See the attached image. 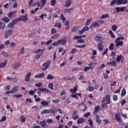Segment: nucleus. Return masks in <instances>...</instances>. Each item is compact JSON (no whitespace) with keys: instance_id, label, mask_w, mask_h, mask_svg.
I'll return each mask as SVG.
<instances>
[{"instance_id":"38","label":"nucleus","mask_w":128,"mask_h":128,"mask_svg":"<svg viewBox=\"0 0 128 128\" xmlns=\"http://www.w3.org/2000/svg\"><path fill=\"white\" fill-rule=\"evenodd\" d=\"M100 110V106H97L94 108V114H98V110Z\"/></svg>"},{"instance_id":"17","label":"nucleus","mask_w":128,"mask_h":128,"mask_svg":"<svg viewBox=\"0 0 128 128\" xmlns=\"http://www.w3.org/2000/svg\"><path fill=\"white\" fill-rule=\"evenodd\" d=\"M12 68L14 70H18L20 68V63L14 64L12 66Z\"/></svg>"},{"instance_id":"63","label":"nucleus","mask_w":128,"mask_h":128,"mask_svg":"<svg viewBox=\"0 0 128 128\" xmlns=\"http://www.w3.org/2000/svg\"><path fill=\"white\" fill-rule=\"evenodd\" d=\"M116 54L114 52H112L111 54V56H112L113 60H114L116 58Z\"/></svg>"},{"instance_id":"11","label":"nucleus","mask_w":128,"mask_h":128,"mask_svg":"<svg viewBox=\"0 0 128 128\" xmlns=\"http://www.w3.org/2000/svg\"><path fill=\"white\" fill-rule=\"evenodd\" d=\"M124 60V56H122V55L117 56L116 61L118 62H120V61L121 62H123Z\"/></svg>"},{"instance_id":"35","label":"nucleus","mask_w":128,"mask_h":128,"mask_svg":"<svg viewBox=\"0 0 128 128\" xmlns=\"http://www.w3.org/2000/svg\"><path fill=\"white\" fill-rule=\"evenodd\" d=\"M2 22H10V18L8 17H4L2 18Z\"/></svg>"},{"instance_id":"43","label":"nucleus","mask_w":128,"mask_h":128,"mask_svg":"<svg viewBox=\"0 0 128 128\" xmlns=\"http://www.w3.org/2000/svg\"><path fill=\"white\" fill-rule=\"evenodd\" d=\"M78 90V87L76 86L74 88L70 89V92H76Z\"/></svg>"},{"instance_id":"44","label":"nucleus","mask_w":128,"mask_h":128,"mask_svg":"<svg viewBox=\"0 0 128 128\" xmlns=\"http://www.w3.org/2000/svg\"><path fill=\"white\" fill-rule=\"evenodd\" d=\"M24 50H25L24 48V47H22L20 49V54H24Z\"/></svg>"},{"instance_id":"3","label":"nucleus","mask_w":128,"mask_h":128,"mask_svg":"<svg viewBox=\"0 0 128 128\" xmlns=\"http://www.w3.org/2000/svg\"><path fill=\"white\" fill-rule=\"evenodd\" d=\"M124 40V38L122 36L117 38L115 40V42H116V46L118 48L119 46H122V44H124V42H122V41H120V40Z\"/></svg>"},{"instance_id":"40","label":"nucleus","mask_w":128,"mask_h":128,"mask_svg":"<svg viewBox=\"0 0 128 128\" xmlns=\"http://www.w3.org/2000/svg\"><path fill=\"white\" fill-rule=\"evenodd\" d=\"M92 18L88 19L84 24L85 26H88V24H90L92 22Z\"/></svg>"},{"instance_id":"9","label":"nucleus","mask_w":128,"mask_h":128,"mask_svg":"<svg viewBox=\"0 0 128 128\" xmlns=\"http://www.w3.org/2000/svg\"><path fill=\"white\" fill-rule=\"evenodd\" d=\"M18 20L20 22H28V16L25 15V16H20V18H18Z\"/></svg>"},{"instance_id":"2","label":"nucleus","mask_w":128,"mask_h":128,"mask_svg":"<svg viewBox=\"0 0 128 128\" xmlns=\"http://www.w3.org/2000/svg\"><path fill=\"white\" fill-rule=\"evenodd\" d=\"M34 54H36L35 55V58L38 60L44 54V49H38V50L34 51Z\"/></svg>"},{"instance_id":"62","label":"nucleus","mask_w":128,"mask_h":128,"mask_svg":"<svg viewBox=\"0 0 128 128\" xmlns=\"http://www.w3.org/2000/svg\"><path fill=\"white\" fill-rule=\"evenodd\" d=\"M115 4H116V0H113L111 2L110 6H112L114 5Z\"/></svg>"},{"instance_id":"27","label":"nucleus","mask_w":128,"mask_h":128,"mask_svg":"<svg viewBox=\"0 0 128 128\" xmlns=\"http://www.w3.org/2000/svg\"><path fill=\"white\" fill-rule=\"evenodd\" d=\"M1 54H2V56H4V58H8V56H10V55L8 54V52L4 51L1 52Z\"/></svg>"},{"instance_id":"16","label":"nucleus","mask_w":128,"mask_h":128,"mask_svg":"<svg viewBox=\"0 0 128 128\" xmlns=\"http://www.w3.org/2000/svg\"><path fill=\"white\" fill-rule=\"evenodd\" d=\"M92 26H94V28H98V26H100V23L98 22V20L92 22V26H90V28H92Z\"/></svg>"},{"instance_id":"25","label":"nucleus","mask_w":128,"mask_h":128,"mask_svg":"<svg viewBox=\"0 0 128 128\" xmlns=\"http://www.w3.org/2000/svg\"><path fill=\"white\" fill-rule=\"evenodd\" d=\"M16 12H10L8 14V16L9 18H14V16H16Z\"/></svg>"},{"instance_id":"36","label":"nucleus","mask_w":128,"mask_h":128,"mask_svg":"<svg viewBox=\"0 0 128 128\" xmlns=\"http://www.w3.org/2000/svg\"><path fill=\"white\" fill-rule=\"evenodd\" d=\"M112 30L113 32L116 31V30H118V26H116V24H114L112 26Z\"/></svg>"},{"instance_id":"20","label":"nucleus","mask_w":128,"mask_h":128,"mask_svg":"<svg viewBox=\"0 0 128 128\" xmlns=\"http://www.w3.org/2000/svg\"><path fill=\"white\" fill-rule=\"evenodd\" d=\"M85 122L86 119L82 118H80L77 120V123L78 124H84V122Z\"/></svg>"},{"instance_id":"49","label":"nucleus","mask_w":128,"mask_h":128,"mask_svg":"<svg viewBox=\"0 0 128 128\" xmlns=\"http://www.w3.org/2000/svg\"><path fill=\"white\" fill-rule=\"evenodd\" d=\"M114 43H111L109 46V50H114Z\"/></svg>"},{"instance_id":"54","label":"nucleus","mask_w":128,"mask_h":128,"mask_svg":"<svg viewBox=\"0 0 128 128\" xmlns=\"http://www.w3.org/2000/svg\"><path fill=\"white\" fill-rule=\"evenodd\" d=\"M104 68H106V65L104 64H102L100 67H98V68H97V70H104Z\"/></svg>"},{"instance_id":"42","label":"nucleus","mask_w":128,"mask_h":128,"mask_svg":"<svg viewBox=\"0 0 128 128\" xmlns=\"http://www.w3.org/2000/svg\"><path fill=\"white\" fill-rule=\"evenodd\" d=\"M78 114H72V120H78Z\"/></svg>"},{"instance_id":"15","label":"nucleus","mask_w":128,"mask_h":128,"mask_svg":"<svg viewBox=\"0 0 128 128\" xmlns=\"http://www.w3.org/2000/svg\"><path fill=\"white\" fill-rule=\"evenodd\" d=\"M20 88V86H16L12 88L11 91L12 92V94H14L15 92H18V88Z\"/></svg>"},{"instance_id":"64","label":"nucleus","mask_w":128,"mask_h":128,"mask_svg":"<svg viewBox=\"0 0 128 128\" xmlns=\"http://www.w3.org/2000/svg\"><path fill=\"white\" fill-rule=\"evenodd\" d=\"M47 124H52V118H48L46 120Z\"/></svg>"},{"instance_id":"21","label":"nucleus","mask_w":128,"mask_h":128,"mask_svg":"<svg viewBox=\"0 0 128 128\" xmlns=\"http://www.w3.org/2000/svg\"><path fill=\"white\" fill-rule=\"evenodd\" d=\"M44 73L42 72L40 73V74L34 76V78H42L44 76Z\"/></svg>"},{"instance_id":"59","label":"nucleus","mask_w":128,"mask_h":128,"mask_svg":"<svg viewBox=\"0 0 128 128\" xmlns=\"http://www.w3.org/2000/svg\"><path fill=\"white\" fill-rule=\"evenodd\" d=\"M78 27L76 26L74 27V28H72V32H76V30H78Z\"/></svg>"},{"instance_id":"47","label":"nucleus","mask_w":128,"mask_h":128,"mask_svg":"<svg viewBox=\"0 0 128 128\" xmlns=\"http://www.w3.org/2000/svg\"><path fill=\"white\" fill-rule=\"evenodd\" d=\"M18 22H20V20H18V19H15V20H13L12 22L14 26V24H18Z\"/></svg>"},{"instance_id":"46","label":"nucleus","mask_w":128,"mask_h":128,"mask_svg":"<svg viewBox=\"0 0 128 128\" xmlns=\"http://www.w3.org/2000/svg\"><path fill=\"white\" fill-rule=\"evenodd\" d=\"M60 36V34H56L52 36H51L52 40H54V38H58Z\"/></svg>"},{"instance_id":"51","label":"nucleus","mask_w":128,"mask_h":128,"mask_svg":"<svg viewBox=\"0 0 128 128\" xmlns=\"http://www.w3.org/2000/svg\"><path fill=\"white\" fill-rule=\"evenodd\" d=\"M18 82V79L17 78H12V80L11 81V82Z\"/></svg>"},{"instance_id":"12","label":"nucleus","mask_w":128,"mask_h":128,"mask_svg":"<svg viewBox=\"0 0 128 128\" xmlns=\"http://www.w3.org/2000/svg\"><path fill=\"white\" fill-rule=\"evenodd\" d=\"M30 76H32V73L30 72H28L25 76L24 80L26 82H30Z\"/></svg>"},{"instance_id":"50","label":"nucleus","mask_w":128,"mask_h":128,"mask_svg":"<svg viewBox=\"0 0 128 128\" xmlns=\"http://www.w3.org/2000/svg\"><path fill=\"white\" fill-rule=\"evenodd\" d=\"M48 16V14H42L40 16V18H41L42 20H44V16L45 18L46 17V16Z\"/></svg>"},{"instance_id":"23","label":"nucleus","mask_w":128,"mask_h":128,"mask_svg":"<svg viewBox=\"0 0 128 128\" xmlns=\"http://www.w3.org/2000/svg\"><path fill=\"white\" fill-rule=\"evenodd\" d=\"M98 50L100 52H102V50L104 49V44L102 43L98 44Z\"/></svg>"},{"instance_id":"31","label":"nucleus","mask_w":128,"mask_h":128,"mask_svg":"<svg viewBox=\"0 0 128 128\" xmlns=\"http://www.w3.org/2000/svg\"><path fill=\"white\" fill-rule=\"evenodd\" d=\"M42 4L40 8H42L44 5L46 4V0H41Z\"/></svg>"},{"instance_id":"33","label":"nucleus","mask_w":128,"mask_h":128,"mask_svg":"<svg viewBox=\"0 0 128 128\" xmlns=\"http://www.w3.org/2000/svg\"><path fill=\"white\" fill-rule=\"evenodd\" d=\"M54 75H52L50 74H48L46 77V80H54Z\"/></svg>"},{"instance_id":"60","label":"nucleus","mask_w":128,"mask_h":128,"mask_svg":"<svg viewBox=\"0 0 128 128\" xmlns=\"http://www.w3.org/2000/svg\"><path fill=\"white\" fill-rule=\"evenodd\" d=\"M48 86L49 88H50L51 90H54V84L52 83L49 84Z\"/></svg>"},{"instance_id":"1","label":"nucleus","mask_w":128,"mask_h":128,"mask_svg":"<svg viewBox=\"0 0 128 128\" xmlns=\"http://www.w3.org/2000/svg\"><path fill=\"white\" fill-rule=\"evenodd\" d=\"M66 37L64 36L56 42H53L52 44V46H60V44H62V46H65V44H66Z\"/></svg>"},{"instance_id":"22","label":"nucleus","mask_w":128,"mask_h":128,"mask_svg":"<svg viewBox=\"0 0 128 128\" xmlns=\"http://www.w3.org/2000/svg\"><path fill=\"white\" fill-rule=\"evenodd\" d=\"M87 90H88V92H94V87L92 86L90 84V82H89Z\"/></svg>"},{"instance_id":"48","label":"nucleus","mask_w":128,"mask_h":128,"mask_svg":"<svg viewBox=\"0 0 128 128\" xmlns=\"http://www.w3.org/2000/svg\"><path fill=\"white\" fill-rule=\"evenodd\" d=\"M56 32H57V30H56V29L55 28H52L51 30V34H56Z\"/></svg>"},{"instance_id":"52","label":"nucleus","mask_w":128,"mask_h":128,"mask_svg":"<svg viewBox=\"0 0 128 128\" xmlns=\"http://www.w3.org/2000/svg\"><path fill=\"white\" fill-rule=\"evenodd\" d=\"M0 30H2L4 28V24L0 22Z\"/></svg>"},{"instance_id":"53","label":"nucleus","mask_w":128,"mask_h":128,"mask_svg":"<svg viewBox=\"0 0 128 128\" xmlns=\"http://www.w3.org/2000/svg\"><path fill=\"white\" fill-rule=\"evenodd\" d=\"M60 20H63V22H66V18L64 16V14H62L60 16Z\"/></svg>"},{"instance_id":"29","label":"nucleus","mask_w":128,"mask_h":128,"mask_svg":"<svg viewBox=\"0 0 128 128\" xmlns=\"http://www.w3.org/2000/svg\"><path fill=\"white\" fill-rule=\"evenodd\" d=\"M72 4V0H68L66 2V4H65V6L66 8H68V6H70Z\"/></svg>"},{"instance_id":"32","label":"nucleus","mask_w":128,"mask_h":128,"mask_svg":"<svg viewBox=\"0 0 128 128\" xmlns=\"http://www.w3.org/2000/svg\"><path fill=\"white\" fill-rule=\"evenodd\" d=\"M110 18V15H108V14H104L100 17V19L104 20V18Z\"/></svg>"},{"instance_id":"28","label":"nucleus","mask_w":128,"mask_h":128,"mask_svg":"<svg viewBox=\"0 0 128 128\" xmlns=\"http://www.w3.org/2000/svg\"><path fill=\"white\" fill-rule=\"evenodd\" d=\"M96 122H97L98 124H102V121L100 120V116L98 115H96Z\"/></svg>"},{"instance_id":"14","label":"nucleus","mask_w":128,"mask_h":128,"mask_svg":"<svg viewBox=\"0 0 128 128\" xmlns=\"http://www.w3.org/2000/svg\"><path fill=\"white\" fill-rule=\"evenodd\" d=\"M39 124L40 126H42V128H48V124H46V120H43V121L40 122L39 123Z\"/></svg>"},{"instance_id":"56","label":"nucleus","mask_w":128,"mask_h":128,"mask_svg":"<svg viewBox=\"0 0 128 128\" xmlns=\"http://www.w3.org/2000/svg\"><path fill=\"white\" fill-rule=\"evenodd\" d=\"M102 108H108V104L104 103L102 104Z\"/></svg>"},{"instance_id":"57","label":"nucleus","mask_w":128,"mask_h":128,"mask_svg":"<svg viewBox=\"0 0 128 128\" xmlns=\"http://www.w3.org/2000/svg\"><path fill=\"white\" fill-rule=\"evenodd\" d=\"M103 122H104V124H110V120L108 119H104L103 120Z\"/></svg>"},{"instance_id":"39","label":"nucleus","mask_w":128,"mask_h":128,"mask_svg":"<svg viewBox=\"0 0 128 128\" xmlns=\"http://www.w3.org/2000/svg\"><path fill=\"white\" fill-rule=\"evenodd\" d=\"M88 122H89V124H90V128H94L93 127H92V126H94V122H92V119H89L88 120Z\"/></svg>"},{"instance_id":"5","label":"nucleus","mask_w":128,"mask_h":128,"mask_svg":"<svg viewBox=\"0 0 128 128\" xmlns=\"http://www.w3.org/2000/svg\"><path fill=\"white\" fill-rule=\"evenodd\" d=\"M58 110H52L44 109L41 111L42 114H55Z\"/></svg>"},{"instance_id":"37","label":"nucleus","mask_w":128,"mask_h":128,"mask_svg":"<svg viewBox=\"0 0 128 128\" xmlns=\"http://www.w3.org/2000/svg\"><path fill=\"white\" fill-rule=\"evenodd\" d=\"M54 28H62V23L60 22H56L54 25Z\"/></svg>"},{"instance_id":"7","label":"nucleus","mask_w":128,"mask_h":128,"mask_svg":"<svg viewBox=\"0 0 128 128\" xmlns=\"http://www.w3.org/2000/svg\"><path fill=\"white\" fill-rule=\"evenodd\" d=\"M106 101L107 104H110V96L108 95L106 96L105 98H104L101 100V102L103 104L104 102Z\"/></svg>"},{"instance_id":"24","label":"nucleus","mask_w":128,"mask_h":128,"mask_svg":"<svg viewBox=\"0 0 128 128\" xmlns=\"http://www.w3.org/2000/svg\"><path fill=\"white\" fill-rule=\"evenodd\" d=\"M108 66H116V62L113 61L111 62H108L107 63Z\"/></svg>"},{"instance_id":"6","label":"nucleus","mask_w":128,"mask_h":128,"mask_svg":"<svg viewBox=\"0 0 128 128\" xmlns=\"http://www.w3.org/2000/svg\"><path fill=\"white\" fill-rule=\"evenodd\" d=\"M13 31L12 30L9 29L8 30H6L4 34V37L5 38L8 39L12 34Z\"/></svg>"},{"instance_id":"4","label":"nucleus","mask_w":128,"mask_h":128,"mask_svg":"<svg viewBox=\"0 0 128 128\" xmlns=\"http://www.w3.org/2000/svg\"><path fill=\"white\" fill-rule=\"evenodd\" d=\"M50 64H52V62L50 60H48L44 62L42 65V70L44 71L46 70H48V66H50Z\"/></svg>"},{"instance_id":"41","label":"nucleus","mask_w":128,"mask_h":128,"mask_svg":"<svg viewBox=\"0 0 128 128\" xmlns=\"http://www.w3.org/2000/svg\"><path fill=\"white\" fill-rule=\"evenodd\" d=\"M126 88H124L121 92V96H126Z\"/></svg>"},{"instance_id":"61","label":"nucleus","mask_w":128,"mask_h":128,"mask_svg":"<svg viewBox=\"0 0 128 128\" xmlns=\"http://www.w3.org/2000/svg\"><path fill=\"white\" fill-rule=\"evenodd\" d=\"M20 120L22 122H26V117L24 116H20Z\"/></svg>"},{"instance_id":"58","label":"nucleus","mask_w":128,"mask_h":128,"mask_svg":"<svg viewBox=\"0 0 128 128\" xmlns=\"http://www.w3.org/2000/svg\"><path fill=\"white\" fill-rule=\"evenodd\" d=\"M56 0H52L50 2L51 6H56Z\"/></svg>"},{"instance_id":"26","label":"nucleus","mask_w":128,"mask_h":128,"mask_svg":"<svg viewBox=\"0 0 128 128\" xmlns=\"http://www.w3.org/2000/svg\"><path fill=\"white\" fill-rule=\"evenodd\" d=\"M40 104L42 106H48L50 104V102H46V101H42L40 102Z\"/></svg>"},{"instance_id":"30","label":"nucleus","mask_w":128,"mask_h":128,"mask_svg":"<svg viewBox=\"0 0 128 128\" xmlns=\"http://www.w3.org/2000/svg\"><path fill=\"white\" fill-rule=\"evenodd\" d=\"M6 62H8V60H5L4 61V63H0V68H4L6 64Z\"/></svg>"},{"instance_id":"34","label":"nucleus","mask_w":128,"mask_h":128,"mask_svg":"<svg viewBox=\"0 0 128 128\" xmlns=\"http://www.w3.org/2000/svg\"><path fill=\"white\" fill-rule=\"evenodd\" d=\"M92 68H94L92 66H85L84 68V72H88V70H92Z\"/></svg>"},{"instance_id":"8","label":"nucleus","mask_w":128,"mask_h":128,"mask_svg":"<svg viewBox=\"0 0 128 128\" xmlns=\"http://www.w3.org/2000/svg\"><path fill=\"white\" fill-rule=\"evenodd\" d=\"M128 0H116V4L120 6V4H126Z\"/></svg>"},{"instance_id":"13","label":"nucleus","mask_w":128,"mask_h":128,"mask_svg":"<svg viewBox=\"0 0 128 128\" xmlns=\"http://www.w3.org/2000/svg\"><path fill=\"white\" fill-rule=\"evenodd\" d=\"M115 118L119 124L122 122V118L120 113L117 114L115 116Z\"/></svg>"},{"instance_id":"45","label":"nucleus","mask_w":128,"mask_h":128,"mask_svg":"<svg viewBox=\"0 0 128 128\" xmlns=\"http://www.w3.org/2000/svg\"><path fill=\"white\" fill-rule=\"evenodd\" d=\"M8 28H14V25L11 22L8 24Z\"/></svg>"},{"instance_id":"19","label":"nucleus","mask_w":128,"mask_h":128,"mask_svg":"<svg viewBox=\"0 0 128 128\" xmlns=\"http://www.w3.org/2000/svg\"><path fill=\"white\" fill-rule=\"evenodd\" d=\"M74 8H72L69 9H66L64 11V14H72L74 12Z\"/></svg>"},{"instance_id":"18","label":"nucleus","mask_w":128,"mask_h":128,"mask_svg":"<svg viewBox=\"0 0 128 128\" xmlns=\"http://www.w3.org/2000/svg\"><path fill=\"white\" fill-rule=\"evenodd\" d=\"M94 40L96 42H102V36L97 34L94 36Z\"/></svg>"},{"instance_id":"55","label":"nucleus","mask_w":128,"mask_h":128,"mask_svg":"<svg viewBox=\"0 0 128 128\" xmlns=\"http://www.w3.org/2000/svg\"><path fill=\"white\" fill-rule=\"evenodd\" d=\"M38 90H40V92H46V88H38Z\"/></svg>"},{"instance_id":"10","label":"nucleus","mask_w":128,"mask_h":128,"mask_svg":"<svg viewBox=\"0 0 128 128\" xmlns=\"http://www.w3.org/2000/svg\"><path fill=\"white\" fill-rule=\"evenodd\" d=\"M126 7L123 6V7H116L115 8V10H116V11L117 12H122L124 10H126Z\"/></svg>"}]
</instances>
